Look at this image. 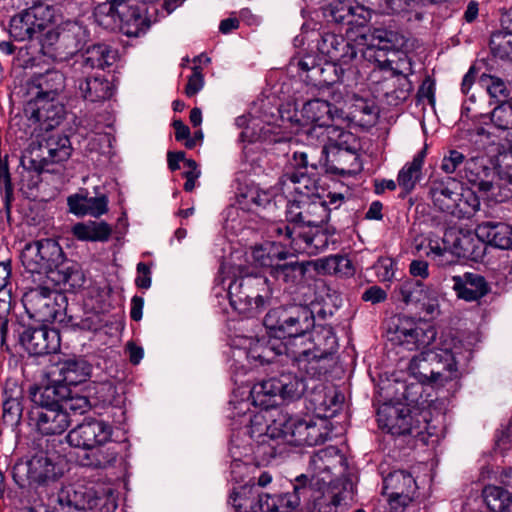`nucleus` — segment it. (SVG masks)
<instances>
[{
    "label": "nucleus",
    "instance_id": "f257e3e1",
    "mask_svg": "<svg viewBox=\"0 0 512 512\" xmlns=\"http://www.w3.org/2000/svg\"><path fill=\"white\" fill-rule=\"evenodd\" d=\"M328 200L320 195L293 199L287 206L288 223H273L270 232L284 235L290 247L297 253L315 256L324 252L330 243H334L336 232L331 226H324L329 219L330 208L337 209L344 201L341 193H329Z\"/></svg>",
    "mask_w": 512,
    "mask_h": 512
},
{
    "label": "nucleus",
    "instance_id": "f03ea898",
    "mask_svg": "<svg viewBox=\"0 0 512 512\" xmlns=\"http://www.w3.org/2000/svg\"><path fill=\"white\" fill-rule=\"evenodd\" d=\"M301 116L307 123L313 124L309 135L320 139L324 147L328 143L339 151L356 153L355 136L341 127L344 122L342 110L325 100L313 99L303 105Z\"/></svg>",
    "mask_w": 512,
    "mask_h": 512
},
{
    "label": "nucleus",
    "instance_id": "7ed1b4c3",
    "mask_svg": "<svg viewBox=\"0 0 512 512\" xmlns=\"http://www.w3.org/2000/svg\"><path fill=\"white\" fill-rule=\"evenodd\" d=\"M460 350L457 344H444L440 348L424 350L411 359L408 369L421 383L442 385L460 376L457 368Z\"/></svg>",
    "mask_w": 512,
    "mask_h": 512
},
{
    "label": "nucleus",
    "instance_id": "20e7f679",
    "mask_svg": "<svg viewBox=\"0 0 512 512\" xmlns=\"http://www.w3.org/2000/svg\"><path fill=\"white\" fill-rule=\"evenodd\" d=\"M263 324L275 338L287 337L285 345H302L304 336L314 327V314L306 305H284L270 309Z\"/></svg>",
    "mask_w": 512,
    "mask_h": 512
},
{
    "label": "nucleus",
    "instance_id": "39448f33",
    "mask_svg": "<svg viewBox=\"0 0 512 512\" xmlns=\"http://www.w3.org/2000/svg\"><path fill=\"white\" fill-rule=\"evenodd\" d=\"M64 475V459L54 449H40L29 459L18 461L12 477L20 488L47 486Z\"/></svg>",
    "mask_w": 512,
    "mask_h": 512
},
{
    "label": "nucleus",
    "instance_id": "423d86ee",
    "mask_svg": "<svg viewBox=\"0 0 512 512\" xmlns=\"http://www.w3.org/2000/svg\"><path fill=\"white\" fill-rule=\"evenodd\" d=\"M228 296L231 306L247 317H254L270 304L271 288L262 275H247L230 283Z\"/></svg>",
    "mask_w": 512,
    "mask_h": 512
},
{
    "label": "nucleus",
    "instance_id": "0eeeda50",
    "mask_svg": "<svg viewBox=\"0 0 512 512\" xmlns=\"http://www.w3.org/2000/svg\"><path fill=\"white\" fill-rule=\"evenodd\" d=\"M264 416L256 414L250 419V427L246 433L251 438H258L263 444L272 446L270 441L282 440V442L293 446L307 445V419L289 418L283 423L273 426H266L263 423Z\"/></svg>",
    "mask_w": 512,
    "mask_h": 512
},
{
    "label": "nucleus",
    "instance_id": "6e6552de",
    "mask_svg": "<svg viewBox=\"0 0 512 512\" xmlns=\"http://www.w3.org/2000/svg\"><path fill=\"white\" fill-rule=\"evenodd\" d=\"M66 304V296L51 288L47 282L30 288L24 294L27 312L43 323L62 322Z\"/></svg>",
    "mask_w": 512,
    "mask_h": 512
},
{
    "label": "nucleus",
    "instance_id": "1a4fd4ad",
    "mask_svg": "<svg viewBox=\"0 0 512 512\" xmlns=\"http://www.w3.org/2000/svg\"><path fill=\"white\" fill-rule=\"evenodd\" d=\"M71 152V142L66 135L52 134L38 143H32L21 157V164L27 170L41 173L50 163L66 161Z\"/></svg>",
    "mask_w": 512,
    "mask_h": 512
},
{
    "label": "nucleus",
    "instance_id": "9d476101",
    "mask_svg": "<svg viewBox=\"0 0 512 512\" xmlns=\"http://www.w3.org/2000/svg\"><path fill=\"white\" fill-rule=\"evenodd\" d=\"M306 390L304 379L290 368H283L278 375L256 383L251 396L256 405L268 407L266 397L280 396L284 400L300 398Z\"/></svg>",
    "mask_w": 512,
    "mask_h": 512
},
{
    "label": "nucleus",
    "instance_id": "9b49d317",
    "mask_svg": "<svg viewBox=\"0 0 512 512\" xmlns=\"http://www.w3.org/2000/svg\"><path fill=\"white\" fill-rule=\"evenodd\" d=\"M63 250L54 239L46 238L25 245L21 253V262L30 274L45 275L62 261Z\"/></svg>",
    "mask_w": 512,
    "mask_h": 512
},
{
    "label": "nucleus",
    "instance_id": "f8f14e48",
    "mask_svg": "<svg viewBox=\"0 0 512 512\" xmlns=\"http://www.w3.org/2000/svg\"><path fill=\"white\" fill-rule=\"evenodd\" d=\"M378 423L393 435L420 434L426 429L422 413L412 415L410 408L384 405L378 410Z\"/></svg>",
    "mask_w": 512,
    "mask_h": 512
},
{
    "label": "nucleus",
    "instance_id": "ddd939ff",
    "mask_svg": "<svg viewBox=\"0 0 512 512\" xmlns=\"http://www.w3.org/2000/svg\"><path fill=\"white\" fill-rule=\"evenodd\" d=\"M51 18L48 5L33 2L31 7L12 17L9 33L16 41L39 38Z\"/></svg>",
    "mask_w": 512,
    "mask_h": 512
},
{
    "label": "nucleus",
    "instance_id": "4468645a",
    "mask_svg": "<svg viewBox=\"0 0 512 512\" xmlns=\"http://www.w3.org/2000/svg\"><path fill=\"white\" fill-rule=\"evenodd\" d=\"M306 346V342L302 345L289 346L285 362L311 379H321L333 367L334 358L317 353Z\"/></svg>",
    "mask_w": 512,
    "mask_h": 512
},
{
    "label": "nucleus",
    "instance_id": "2eb2a0df",
    "mask_svg": "<svg viewBox=\"0 0 512 512\" xmlns=\"http://www.w3.org/2000/svg\"><path fill=\"white\" fill-rule=\"evenodd\" d=\"M347 460L340 450L335 446H328L314 453L309 462V468L313 472L310 482L331 485L334 482V475H341L345 472Z\"/></svg>",
    "mask_w": 512,
    "mask_h": 512
},
{
    "label": "nucleus",
    "instance_id": "dca6fc26",
    "mask_svg": "<svg viewBox=\"0 0 512 512\" xmlns=\"http://www.w3.org/2000/svg\"><path fill=\"white\" fill-rule=\"evenodd\" d=\"M112 436L111 426L98 419H86L67 434V442L70 446L84 450L94 448L108 443Z\"/></svg>",
    "mask_w": 512,
    "mask_h": 512
},
{
    "label": "nucleus",
    "instance_id": "f3484780",
    "mask_svg": "<svg viewBox=\"0 0 512 512\" xmlns=\"http://www.w3.org/2000/svg\"><path fill=\"white\" fill-rule=\"evenodd\" d=\"M25 116L41 129L50 130L58 126L65 117V107L57 99L47 96H35L24 107Z\"/></svg>",
    "mask_w": 512,
    "mask_h": 512
},
{
    "label": "nucleus",
    "instance_id": "a211bd4d",
    "mask_svg": "<svg viewBox=\"0 0 512 512\" xmlns=\"http://www.w3.org/2000/svg\"><path fill=\"white\" fill-rule=\"evenodd\" d=\"M400 345L407 350H426L433 343L437 332L427 322H414L408 317L399 318L395 330Z\"/></svg>",
    "mask_w": 512,
    "mask_h": 512
},
{
    "label": "nucleus",
    "instance_id": "6ab92c4d",
    "mask_svg": "<svg viewBox=\"0 0 512 512\" xmlns=\"http://www.w3.org/2000/svg\"><path fill=\"white\" fill-rule=\"evenodd\" d=\"M464 178L478 190L495 201H504L510 196V191L499 194V179L495 172L480 163L477 159H469L465 162Z\"/></svg>",
    "mask_w": 512,
    "mask_h": 512
},
{
    "label": "nucleus",
    "instance_id": "aec40b11",
    "mask_svg": "<svg viewBox=\"0 0 512 512\" xmlns=\"http://www.w3.org/2000/svg\"><path fill=\"white\" fill-rule=\"evenodd\" d=\"M101 501L93 488L80 483L63 487L57 495V502L63 512H86L98 506Z\"/></svg>",
    "mask_w": 512,
    "mask_h": 512
},
{
    "label": "nucleus",
    "instance_id": "412c9836",
    "mask_svg": "<svg viewBox=\"0 0 512 512\" xmlns=\"http://www.w3.org/2000/svg\"><path fill=\"white\" fill-rule=\"evenodd\" d=\"M461 190L462 184L453 177H436L429 182V196L433 205L441 212L452 216Z\"/></svg>",
    "mask_w": 512,
    "mask_h": 512
},
{
    "label": "nucleus",
    "instance_id": "4be33fe9",
    "mask_svg": "<svg viewBox=\"0 0 512 512\" xmlns=\"http://www.w3.org/2000/svg\"><path fill=\"white\" fill-rule=\"evenodd\" d=\"M317 50L332 61L352 64L358 59V46L333 32H323L317 41Z\"/></svg>",
    "mask_w": 512,
    "mask_h": 512
},
{
    "label": "nucleus",
    "instance_id": "5701e85b",
    "mask_svg": "<svg viewBox=\"0 0 512 512\" xmlns=\"http://www.w3.org/2000/svg\"><path fill=\"white\" fill-rule=\"evenodd\" d=\"M21 343L32 355H46L56 352L60 346L59 334L45 326L27 328L21 335Z\"/></svg>",
    "mask_w": 512,
    "mask_h": 512
},
{
    "label": "nucleus",
    "instance_id": "b1692460",
    "mask_svg": "<svg viewBox=\"0 0 512 512\" xmlns=\"http://www.w3.org/2000/svg\"><path fill=\"white\" fill-rule=\"evenodd\" d=\"M309 479L302 474L295 480L293 492L285 494H265L263 512H292L295 510L302 497L310 490Z\"/></svg>",
    "mask_w": 512,
    "mask_h": 512
},
{
    "label": "nucleus",
    "instance_id": "393cba45",
    "mask_svg": "<svg viewBox=\"0 0 512 512\" xmlns=\"http://www.w3.org/2000/svg\"><path fill=\"white\" fill-rule=\"evenodd\" d=\"M445 243L452 244V254L477 260L483 255V243L477 231L471 233L461 229L449 228L445 231Z\"/></svg>",
    "mask_w": 512,
    "mask_h": 512
},
{
    "label": "nucleus",
    "instance_id": "a878e982",
    "mask_svg": "<svg viewBox=\"0 0 512 512\" xmlns=\"http://www.w3.org/2000/svg\"><path fill=\"white\" fill-rule=\"evenodd\" d=\"M391 45L378 46L376 43H371L365 48L358 47V59L352 62L355 72L358 74L366 73L365 68L373 65L374 68L370 74V79L373 80L377 77V70H390L391 61L388 57V52Z\"/></svg>",
    "mask_w": 512,
    "mask_h": 512
},
{
    "label": "nucleus",
    "instance_id": "bb28decb",
    "mask_svg": "<svg viewBox=\"0 0 512 512\" xmlns=\"http://www.w3.org/2000/svg\"><path fill=\"white\" fill-rule=\"evenodd\" d=\"M30 419L35 423L37 430L44 435L61 434L70 425L69 416L62 408H33Z\"/></svg>",
    "mask_w": 512,
    "mask_h": 512
},
{
    "label": "nucleus",
    "instance_id": "cd10ccee",
    "mask_svg": "<svg viewBox=\"0 0 512 512\" xmlns=\"http://www.w3.org/2000/svg\"><path fill=\"white\" fill-rule=\"evenodd\" d=\"M87 39L86 29L77 24H67L60 29L58 47L54 48L52 60L66 61L74 56L84 45Z\"/></svg>",
    "mask_w": 512,
    "mask_h": 512
},
{
    "label": "nucleus",
    "instance_id": "c85d7f7f",
    "mask_svg": "<svg viewBox=\"0 0 512 512\" xmlns=\"http://www.w3.org/2000/svg\"><path fill=\"white\" fill-rule=\"evenodd\" d=\"M70 395V388L58 379L31 391L34 408H62L63 399Z\"/></svg>",
    "mask_w": 512,
    "mask_h": 512
},
{
    "label": "nucleus",
    "instance_id": "c756f323",
    "mask_svg": "<svg viewBox=\"0 0 512 512\" xmlns=\"http://www.w3.org/2000/svg\"><path fill=\"white\" fill-rule=\"evenodd\" d=\"M270 231V228L268 229ZM271 236L279 238V241L267 242L263 245L255 247L252 252L254 261L262 266L271 270L275 266L286 259H288V251L285 246H290L289 240L285 239L284 235L279 236L269 232Z\"/></svg>",
    "mask_w": 512,
    "mask_h": 512
},
{
    "label": "nucleus",
    "instance_id": "7c9ffc66",
    "mask_svg": "<svg viewBox=\"0 0 512 512\" xmlns=\"http://www.w3.org/2000/svg\"><path fill=\"white\" fill-rule=\"evenodd\" d=\"M289 345L277 339L257 340L252 343L247 352V358L254 362L263 364H274L278 357H283L279 361H286Z\"/></svg>",
    "mask_w": 512,
    "mask_h": 512
},
{
    "label": "nucleus",
    "instance_id": "2f4dec72",
    "mask_svg": "<svg viewBox=\"0 0 512 512\" xmlns=\"http://www.w3.org/2000/svg\"><path fill=\"white\" fill-rule=\"evenodd\" d=\"M266 493H261L254 483L235 488L229 501L236 512H263Z\"/></svg>",
    "mask_w": 512,
    "mask_h": 512
},
{
    "label": "nucleus",
    "instance_id": "473e14b6",
    "mask_svg": "<svg viewBox=\"0 0 512 512\" xmlns=\"http://www.w3.org/2000/svg\"><path fill=\"white\" fill-rule=\"evenodd\" d=\"M48 281L56 285H63L69 289H77L85 282L84 273L80 265L72 260L62 257V261L46 276Z\"/></svg>",
    "mask_w": 512,
    "mask_h": 512
},
{
    "label": "nucleus",
    "instance_id": "72a5a7b5",
    "mask_svg": "<svg viewBox=\"0 0 512 512\" xmlns=\"http://www.w3.org/2000/svg\"><path fill=\"white\" fill-rule=\"evenodd\" d=\"M417 489L413 476L405 470H395L383 477L384 495L402 496L403 500H413Z\"/></svg>",
    "mask_w": 512,
    "mask_h": 512
},
{
    "label": "nucleus",
    "instance_id": "f704fd0d",
    "mask_svg": "<svg viewBox=\"0 0 512 512\" xmlns=\"http://www.w3.org/2000/svg\"><path fill=\"white\" fill-rule=\"evenodd\" d=\"M476 231L482 242L500 249H512V227L508 224L486 221L478 224Z\"/></svg>",
    "mask_w": 512,
    "mask_h": 512
},
{
    "label": "nucleus",
    "instance_id": "c9c22d12",
    "mask_svg": "<svg viewBox=\"0 0 512 512\" xmlns=\"http://www.w3.org/2000/svg\"><path fill=\"white\" fill-rule=\"evenodd\" d=\"M453 288L459 298L466 301H477L488 293V285L483 276L476 273H465L453 277Z\"/></svg>",
    "mask_w": 512,
    "mask_h": 512
},
{
    "label": "nucleus",
    "instance_id": "e433bc0d",
    "mask_svg": "<svg viewBox=\"0 0 512 512\" xmlns=\"http://www.w3.org/2000/svg\"><path fill=\"white\" fill-rule=\"evenodd\" d=\"M304 341L307 343L306 348L313 349V351L333 357L337 350V338L331 326H315L304 336Z\"/></svg>",
    "mask_w": 512,
    "mask_h": 512
},
{
    "label": "nucleus",
    "instance_id": "4c0bfd02",
    "mask_svg": "<svg viewBox=\"0 0 512 512\" xmlns=\"http://www.w3.org/2000/svg\"><path fill=\"white\" fill-rule=\"evenodd\" d=\"M77 89L80 96L91 103L108 100L113 94L112 84L107 79L99 76L80 79Z\"/></svg>",
    "mask_w": 512,
    "mask_h": 512
},
{
    "label": "nucleus",
    "instance_id": "58836bf2",
    "mask_svg": "<svg viewBox=\"0 0 512 512\" xmlns=\"http://www.w3.org/2000/svg\"><path fill=\"white\" fill-rule=\"evenodd\" d=\"M282 183L290 193H295L294 199L319 195V187L315 178L302 171L286 173L283 176Z\"/></svg>",
    "mask_w": 512,
    "mask_h": 512
},
{
    "label": "nucleus",
    "instance_id": "ea45409f",
    "mask_svg": "<svg viewBox=\"0 0 512 512\" xmlns=\"http://www.w3.org/2000/svg\"><path fill=\"white\" fill-rule=\"evenodd\" d=\"M322 495L315 499L314 508L317 512H340V506L353 499V484L346 483L343 491H335L330 485Z\"/></svg>",
    "mask_w": 512,
    "mask_h": 512
},
{
    "label": "nucleus",
    "instance_id": "a19ab883",
    "mask_svg": "<svg viewBox=\"0 0 512 512\" xmlns=\"http://www.w3.org/2000/svg\"><path fill=\"white\" fill-rule=\"evenodd\" d=\"M71 232L80 241L106 242L112 234V228L104 221H87L76 223Z\"/></svg>",
    "mask_w": 512,
    "mask_h": 512
},
{
    "label": "nucleus",
    "instance_id": "79ce46f5",
    "mask_svg": "<svg viewBox=\"0 0 512 512\" xmlns=\"http://www.w3.org/2000/svg\"><path fill=\"white\" fill-rule=\"evenodd\" d=\"M91 374V365L83 358L67 359L59 366V378L67 387L86 381Z\"/></svg>",
    "mask_w": 512,
    "mask_h": 512
},
{
    "label": "nucleus",
    "instance_id": "37998d69",
    "mask_svg": "<svg viewBox=\"0 0 512 512\" xmlns=\"http://www.w3.org/2000/svg\"><path fill=\"white\" fill-rule=\"evenodd\" d=\"M337 61H327L314 71L313 85H332L337 82L345 81L346 75L353 72L352 66Z\"/></svg>",
    "mask_w": 512,
    "mask_h": 512
},
{
    "label": "nucleus",
    "instance_id": "c03bdc74",
    "mask_svg": "<svg viewBox=\"0 0 512 512\" xmlns=\"http://www.w3.org/2000/svg\"><path fill=\"white\" fill-rule=\"evenodd\" d=\"M349 109L351 120L360 127H371L377 121L379 111L374 100L354 95Z\"/></svg>",
    "mask_w": 512,
    "mask_h": 512
},
{
    "label": "nucleus",
    "instance_id": "a18cd8bd",
    "mask_svg": "<svg viewBox=\"0 0 512 512\" xmlns=\"http://www.w3.org/2000/svg\"><path fill=\"white\" fill-rule=\"evenodd\" d=\"M373 91L376 96L385 100L387 104L397 106L406 100L409 95V88L405 87L408 84H402L401 87L396 85L394 77L384 79L383 81H375Z\"/></svg>",
    "mask_w": 512,
    "mask_h": 512
},
{
    "label": "nucleus",
    "instance_id": "49530a36",
    "mask_svg": "<svg viewBox=\"0 0 512 512\" xmlns=\"http://www.w3.org/2000/svg\"><path fill=\"white\" fill-rule=\"evenodd\" d=\"M22 391L18 387L6 388L4 390L2 419L6 425L15 426L19 424L22 417Z\"/></svg>",
    "mask_w": 512,
    "mask_h": 512
},
{
    "label": "nucleus",
    "instance_id": "de8ad7c7",
    "mask_svg": "<svg viewBox=\"0 0 512 512\" xmlns=\"http://www.w3.org/2000/svg\"><path fill=\"white\" fill-rule=\"evenodd\" d=\"M81 57L84 67L104 69L112 65L115 54L108 45L99 43L88 46Z\"/></svg>",
    "mask_w": 512,
    "mask_h": 512
},
{
    "label": "nucleus",
    "instance_id": "09e8293b",
    "mask_svg": "<svg viewBox=\"0 0 512 512\" xmlns=\"http://www.w3.org/2000/svg\"><path fill=\"white\" fill-rule=\"evenodd\" d=\"M482 497L492 512H508L512 507V492L503 487L487 485L482 491Z\"/></svg>",
    "mask_w": 512,
    "mask_h": 512
},
{
    "label": "nucleus",
    "instance_id": "8fccbe9b",
    "mask_svg": "<svg viewBox=\"0 0 512 512\" xmlns=\"http://www.w3.org/2000/svg\"><path fill=\"white\" fill-rule=\"evenodd\" d=\"M426 156V148L420 150L410 163H407L399 172L397 182L405 192L414 189L416 182L420 178L421 169Z\"/></svg>",
    "mask_w": 512,
    "mask_h": 512
},
{
    "label": "nucleus",
    "instance_id": "3c124183",
    "mask_svg": "<svg viewBox=\"0 0 512 512\" xmlns=\"http://www.w3.org/2000/svg\"><path fill=\"white\" fill-rule=\"evenodd\" d=\"M306 272V268L302 262L295 259L288 253V259L279 262L270 274L277 280L286 283H295L301 279Z\"/></svg>",
    "mask_w": 512,
    "mask_h": 512
},
{
    "label": "nucleus",
    "instance_id": "603ef678",
    "mask_svg": "<svg viewBox=\"0 0 512 512\" xmlns=\"http://www.w3.org/2000/svg\"><path fill=\"white\" fill-rule=\"evenodd\" d=\"M37 96L57 98L65 89V76L57 70H49L38 79Z\"/></svg>",
    "mask_w": 512,
    "mask_h": 512
},
{
    "label": "nucleus",
    "instance_id": "864d4df0",
    "mask_svg": "<svg viewBox=\"0 0 512 512\" xmlns=\"http://www.w3.org/2000/svg\"><path fill=\"white\" fill-rule=\"evenodd\" d=\"M89 451L90 453L86 454L82 460V464L92 468H106L111 466L116 461L118 455L115 447H105V445Z\"/></svg>",
    "mask_w": 512,
    "mask_h": 512
},
{
    "label": "nucleus",
    "instance_id": "5fc2aeb1",
    "mask_svg": "<svg viewBox=\"0 0 512 512\" xmlns=\"http://www.w3.org/2000/svg\"><path fill=\"white\" fill-rule=\"evenodd\" d=\"M150 27V21L147 16L138 8H130L122 29L129 37H139Z\"/></svg>",
    "mask_w": 512,
    "mask_h": 512
},
{
    "label": "nucleus",
    "instance_id": "6e6d98bb",
    "mask_svg": "<svg viewBox=\"0 0 512 512\" xmlns=\"http://www.w3.org/2000/svg\"><path fill=\"white\" fill-rule=\"evenodd\" d=\"M430 289L420 280L408 279L401 284L400 294L406 304H419L427 298Z\"/></svg>",
    "mask_w": 512,
    "mask_h": 512
},
{
    "label": "nucleus",
    "instance_id": "4d7b16f0",
    "mask_svg": "<svg viewBox=\"0 0 512 512\" xmlns=\"http://www.w3.org/2000/svg\"><path fill=\"white\" fill-rule=\"evenodd\" d=\"M367 4L379 8L386 13L408 15V20L414 19V6L411 0H364Z\"/></svg>",
    "mask_w": 512,
    "mask_h": 512
},
{
    "label": "nucleus",
    "instance_id": "13d9d810",
    "mask_svg": "<svg viewBox=\"0 0 512 512\" xmlns=\"http://www.w3.org/2000/svg\"><path fill=\"white\" fill-rule=\"evenodd\" d=\"M307 446H314L324 443L331 430L329 422L324 418H308L307 419Z\"/></svg>",
    "mask_w": 512,
    "mask_h": 512
},
{
    "label": "nucleus",
    "instance_id": "bf43d9fd",
    "mask_svg": "<svg viewBox=\"0 0 512 512\" xmlns=\"http://www.w3.org/2000/svg\"><path fill=\"white\" fill-rule=\"evenodd\" d=\"M479 207L480 201L475 191L462 187L453 216L457 218L470 217L479 210Z\"/></svg>",
    "mask_w": 512,
    "mask_h": 512
},
{
    "label": "nucleus",
    "instance_id": "052dcab7",
    "mask_svg": "<svg viewBox=\"0 0 512 512\" xmlns=\"http://www.w3.org/2000/svg\"><path fill=\"white\" fill-rule=\"evenodd\" d=\"M320 63L318 59L311 54H305L302 56H294L289 62V69L296 71L300 76L305 74V80L311 83L314 79V71L318 69Z\"/></svg>",
    "mask_w": 512,
    "mask_h": 512
},
{
    "label": "nucleus",
    "instance_id": "680f3d73",
    "mask_svg": "<svg viewBox=\"0 0 512 512\" xmlns=\"http://www.w3.org/2000/svg\"><path fill=\"white\" fill-rule=\"evenodd\" d=\"M490 49L495 57L512 60V33H494L490 39Z\"/></svg>",
    "mask_w": 512,
    "mask_h": 512
},
{
    "label": "nucleus",
    "instance_id": "e2e57ef3",
    "mask_svg": "<svg viewBox=\"0 0 512 512\" xmlns=\"http://www.w3.org/2000/svg\"><path fill=\"white\" fill-rule=\"evenodd\" d=\"M243 201L240 204L251 210L253 207L268 208L274 206L272 203L273 196L268 191L250 189L242 195Z\"/></svg>",
    "mask_w": 512,
    "mask_h": 512
},
{
    "label": "nucleus",
    "instance_id": "0e129e2a",
    "mask_svg": "<svg viewBox=\"0 0 512 512\" xmlns=\"http://www.w3.org/2000/svg\"><path fill=\"white\" fill-rule=\"evenodd\" d=\"M0 189L3 192V200L9 211L13 199L14 188L8 166V155L0 156Z\"/></svg>",
    "mask_w": 512,
    "mask_h": 512
},
{
    "label": "nucleus",
    "instance_id": "69168bd1",
    "mask_svg": "<svg viewBox=\"0 0 512 512\" xmlns=\"http://www.w3.org/2000/svg\"><path fill=\"white\" fill-rule=\"evenodd\" d=\"M90 408L91 404L86 396L70 394L67 398L63 399L62 409L66 410L68 416L69 412L75 415H82L89 411Z\"/></svg>",
    "mask_w": 512,
    "mask_h": 512
},
{
    "label": "nucleus",
    "instance_id": "338daca9",
    "mask_svg": "<svg viewBox=\"0 0 512 512\" xmlns=\"http://www.w3.org/2000/svg\"><path fill=\"white\" fill-rule=\"evenodd\" d=\"M330 14L336 23L352 24V4L349 0H339L331 4Z\"/></svg>",
    "mask_w": 512,
    "mask_h": 512
},
{
    "label": "nucleus",
    "instance_id": "774afa93",
    "mask_svg": "<svg viewBox=\"0 0 512 512\" xmlns=\"http://www.w3.org/2000/svg\"><path fill=\"white\" fill-rule=\"evenodd\" d=\"M60 37V30L50 29L40 34L39 42L41 45V52L43 55L52 58L54 48L58 47V40Z\"/></svg>",
    "mask_w": 512,
    "mask_h": 512
}]
</instances>
